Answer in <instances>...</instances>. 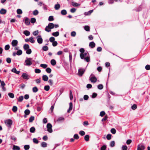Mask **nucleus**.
Returning a JSON list of instances; mask_svg holds the SVG:
<instances>
[{
	"label": "nucleus",
	"instance_id": "f257e3e1",
	"mask_svg": "<svg viewBox=\"0 0 150 150\" xmlns=\"http://www.w3.org/2000/svg\"><path fill=\"white\" fill-rule=\"evenodd\" d=\"M54 27V24L52 23H50L48 26H47L45 28V30L47 32H49L51 31V29H53Z\"/></svg>",
	"mask_w": 150,
	"mask_h": 150
},
{
	"label": "nucleus",
	"instance_id": "f03ea898",
	"mask_svg": "<svg viewBox=\"0 0 150 150\" xmlns=\"http://www.w3.org/2000/svg\"><path fill=\"white\" fill-rule=\"evenodd\" d=\"M32 58H27V59L25 61V65L26 66H30L32 63Z\"/></svg>",
	"mask_w": 150,
	"mask_h": 150
},
{
	"label": "nucleus",
	"instance_id": "7ed1b4c3",
	"mask_svg": "<svg viewBox=\"0 0 150 150\" xmlns=\"http://www.w3.org/2000/svg\"><path fill=\"white\" fill-rule=\"evenodd\" d=\"M89 78L91 82L95 83L96 82L97 79L93 74H91Z\"/></svg>",
	"mask_w": 150,
	"mask_h": 150
},
{
	"label": "nucleus",
	"instance_id": "20e7f679",
	"mask_svg": "<svg viewBox=\"0 0 150 150\" xmlns=\"http://www.w3.org/2000/svg\"><path fill=\"white\" fill-rule=\"evenodd\" d=\"M52 126L51 124L48 123L47 124V131L50 133H52Z\"/></svg>",
	"mask_w": 150,
	"mask_h": 150
},
{
	"label": "nucleus",
	"instance_id": "39448f33",
	"mask_svg": "<svg viewBox=\"0 0 150 150\" xmlns=\"http://www.w3.org/2000/svg\"><path fill=\"white\" fill-rule=\"evenodd\" d=\"M145 147L142 144H140L137 146V150H144Z\"/></svg>",
	"mask_w": 150,
	"mask_h": 150
},
{
	"label": "nucleus",
	"instance_id": "423d86ee",
	"mask_svg": "<svg viewBox=\"0 0 150 150\" xmlns=\"http://www.w3.org/2000/svg\"><path fill=\"white\" fill-rule=\"evenodd\" d=\"M85 71L84 69L80 68L78 70L79 74L80 76H82Z\"/></svg>",
	"mask_w": 150,
	"mask_h": 150
},
{
	"label": "nucleus",
	"instance_id": "0eeeda50",
	"mask_svg": "<svg viewBox=\"0 0 150 150\" xmlns=\"http://www.w3.org/2000/svg\"><path fill=\"white\" fill-rule=\"evenodd\" d=\"M87 52H85L83 53H81L80 54V57L81 59H83L85 57H86L88 54Z\"/></svg>",
	"mask_w": 150,
	"mask_h": 150
},
{
	"label": "nucleus",
	"instance_id": "6e6552de",
	"mask_svg": "<svg viewBox=\"0 0 150 150\" xmlns=\"http://www.w3.org/2000/svg\"><path fill=\"white\" fill-rule=\"evenodd\" d=\"M21 77L24 79L28 80L29 79V76L25 73H23Z\"/></svg>",
	"mask_w": 150,
	"mask_h": 150
},
{
	"label": "nucleus",
	"instance_id": "1a4fd4ad",
	"mask_svg": "<svg viewBox=\"0 0 150 150\" xmlns=\"http://www.w3.org/2000/svg\"><path fill=\"white\" fill-rule=\"evenodd\" d=\"M37 42L39 44H41L43 40L41 36L39 35L37 37Z\"/></svg>",
	"mask_w": 150,
	"mask_h": 150
},
{
	"label": "nucleus",
	"instance_id": "9d476101",
	"mask_svg": "<svg viewBox=\"0 0 150 150\" xmlns=\"http://www.w3.org/2000/svg\"><path fill=\"white\" fill-rule=\"evenodd\" d=\"M5 123L6 125L9 126L12 124V121L10 119L8 120L5 121Z\"/></svg>",
	"mask_w": 150,
	"mask_h": 150
},
{
	"label": "nucleus",
	"instance_id": "9b49d317",
	"mask_svg": "<svg viewBox=\"0 0 150 150\" xmlns=\"http://www.w3.org/2000/svg\"><path fill=\"white\" fill-rule=\"evenodd\" d=\"M18 42L16 40H13L11 43L12 46L13 47H16L17 46Z\"/></svg>",
	"mask_w": 150,
	"mask_h": 150
},
{
	"label": "nucleus",
	"instance_id": "f8f14e48",
	"mask_svg": "<svg viewBox=\"0 0 150 150\" xmlns=\"http://www.w3.org/2000/svg\"><path fill=\"white\" fill-rule=\"evenodd\" d=\"M25 23L27 25H29L30 24V19L26 17L24 18Z\"/></svg>",
	"mask_w": 150,
	"mask_h": 150
},
{
	"label": "nucleus",
	"instance_id": "ddd939ff",
	"mask_svg": "<svg viewBox=\"0 0 150 150\" xmlns=\"http://www.w3.org/2000/svg\"><path fill=\"white\" fill-rule=\"evenodd\" d=\"M11 71L12 72L18 74H19L20 73V71H17L16 69L15 68H13L12 69Z\"/></svg>",
	"mask_w": 150,
	"mask_h": 150
},
{
	"label": "nucleus",
	"instance_id": "4468645a",
	"mask_svg": "<svg viewBox=\"0 0 150 150\" xmlns=\"http://www.w3.org/2000/svg\"><path fill=\"white\" fill-rule=\"evenodd\" d=\"M64 120V118L63 117H59L57 120L58 122H60L63 121Z\"/></svg>",
	"mask_w": 150,
	"mask_h": 150
},
{
	"label": "nucleus",
	"instance_id": "2eb2a0df",
	"mask_svg": "<svg viewBox=\"0 0 150 150\" xmlns=\"http://www.w3.org/2000/svg\"><path fill=\"white\" fill-rule=\"evenodd\" d=\"M30 110L28 109L24 111V113L25 115H24V117H26V115H28L30 114Z\"/></svg>",
	"mask_w": 150,
	"mask_h": 150
},
{
	"label": "nucleus",
	"instance_id": "dca6fc26",
	"mask_svg": "<svg viewBox=\"0 0 150 150\" xmlns=\"http://www.w3.org/2000/svg\"><path fill=\"white\" fill-rule=\"evenodd\" d=\"M71 3L72 5L74 7L78 6H80V5L79 4L77 3L74 1L71 2Z\"/></svg>",
	"mask_w": 150,
	"mask_h": 150
},
{
	"label": "nucleus",
	"instance_id": "f3484780",
	"mask_svg": "<svg viewBox=\"0 0 150 150\" xmlns=\"http://www.w3.org/2000/svg\"><path fill=\"white\" fill-rule=\"evenodd\" d=\"M95 43L93 42H90L89 46L91 48H93L95 46Z\"/></svg>",
	"mask_w": 150,
	"mask_h": 150
},
{
	"label": "nucleus",
	"instance_id": "a211bd4d",
	"mask_svg": "<svg viewBox=\"0 0 150 150\" xmlns=\"http://www.w3.org/2000/svg\"><path fill=\"white\" fill-rule=\"evenodd\" d=\"M69 109L67 110V112L69 113L70 110H71L72 109V103L71 102L69 104Z\"/></svg>",
	"mask_w": 150,
	"mask_h": 150
},
{
	"label": "nucleus",
	"instance_id": "6ab92c4d",
	"mask_svg": "<svg viewBox=\"0 0 150 150\" xmlns=\"http://www.w3.org/2000/svg\"><path fill=\"white\" fill-rule=\"evenodd\" d=\"M6 10L4 8H2L0 11V13L2 14H4L6 13Z\"/></svg>",
	"mask_w": 150,
	"mask_h": 150
},
{
	"label": "nucleus",
	"instance_id": "aec40b11",
	"mask_svg": "<svg viewBox=\"0 0 150 150\" xmlns=\"http://www.w3.org/2000/svg\"><path fill=\"white\" fill-rule=\"evenodd\" d=\"M42 79L44 81H47L48 80V77L46 75H43L42 77Z\"/></svg>",
	"mask_w": 150,
	"mask_h": 150
},
{
	"label": "nucleus",
	"instance_id": "412c9836",
	"mask_svg": "<svg viewBox=\"0 0 150 150\" xmlns=\"http://www.w3.org/2000/svg\"><path fill=\"white\" fill-rule=\"evenodd\" d=\"M13 149L14 150H20V148L19 146L13 145Z\"/></svg>",
	"mask_w": 150,
	"mask_h": 150
},
{
	"label": "nucleus",
	"instance_id": "4be33fe9",
	"mask_svg": "<svg viewBox=\"0 0 150 150\" xmlns=\"http://www.w3.org/2000/svg\"><path fill=\"white\" fill-rule=\"evenodd\" d=\"M47 143L45 142H42L41 144V146L42 147H46L47 146Z\"/></svg>",
	"mask_w": 150,
	"mask_h": 150
},
{
	"label": "nucleus",
	"instance_id": "5701e85b",
	"mask_svg": "<svg viewBox=\"0 0 150 150\" xmlns=\"http://www.w3.org/2000/svg\"><path fill=\"white\" fill-rule=\"evenodd\" d=\"M52 35L55 37H57L59 36V33L57 31L53 33L52 34Z\"/></svg>",
	"mask_w": 150,
	"mask_h": 150
},
{
	"label": "nucleus",
	"instance_id": "b1692460",
	"mask_svg": "<svg viewBox=\"0 0 150 150\" xmlns=\"http://www.w3.org/2000/svg\"><path fill=\"white\" fill-rule=\"evenodd\" d=\"M50 62L52 65L53 66L55 65L56 64V61L54 59L51 60Z\"/></svg>",
	"mask_w": 150,
	"mask_h": 150
},
{
	"label": "nucleus",
	"instance_id": "393cba45",
	"mask_svg": "<svg viewBox=\"0 0 150 150\" xmlns=\"http://www.w3.org/2000/svg\"><path fill=\"white\" fill-rule=\"evenodd\" d=\"M60 6L59 4H57L55 5L54 8L56 10H57L60 8Z\"/></svg>",
	"mask_w": 150,
	"mask_h": 150
},
{
	"label": "nucleus",
	"instance_id": "a878e982",
	"mask_svg": "<svg viewBox=\"0 0 150 150\" xmlns=\"http://www.w3.org/2000/svg\"><path fill=\"white\" fill-rule=\"evenodd\" d=\"M29 46L28 45L25 44L23 46V48L25 50H27L29 49Z\"/></svg>",
	"mask_w": 150,
	"mask_h": 150
},
{
	"label": "nucleus",
	"instance_id": "bb28decb",
	"mask_svg": "<svg viewBox=\"0 0 150 150\" xmlns=\"http://www.w3.org/2000/svg\"><path fill=\"white\" fill-rule=\"evenodd\" d=\"M23 33L26 36H29L30 34V32L28 30H25L24 31Z\"/></svg>",
	"mask_w": 150,
	"mask_h": 150
},
{
	"label": "nucleus",
	"instance_id": "cd10ccee",
	"mask_svg": "<svg viewBox=\"0 0 150 150\" xmlns=\"http://www.w3.org/2000/svg\"><path fill=\"white\" fill-rule=\"evenodd\" d=\"M35 129L34 127H31L30 129V131L31 133H34L35 131Z\"/></svg>",
	"mask_w": 150,
	"mask_h": 150
},
{
	"label": "nucleus",
	"instance_id": "c85d7f7f",
	"mask_svg": "<svg viewBox=\"0 0 150 150\" xmlns=\"http://www.w3.org/2000/svg\"><path fill=\"white\" fill-rule=\"evenodd\" d=\"M87 62H89L90 60V59L89 56H87L83 59Z\"/></svg>",
	"mask_w": 150,
	"mask_h": 150
},
{
	"label": "nucleus",
	"instance_id": "c756f323",
	"mask_svg": "<svg viewBox=\"0 0 150 150\" xmlns=\"http://www.w3.org/2000/svg\"><path fill=\"white\" fill-rule=\"evenodd\" d=\"M35 117L33 116H31L29 119V121L30 122H32L34 120Z\"/></svg>",
	"mask_w": 150,
	"mask_h": 150
},
{
	"label": "nucleus",
	"instance_id": "7c9ffc66",
	"mask_svg": "<svg viewBox=\"0 0 150 150\" xmlns=\"http://www.w3.org/2000/svg\"><path fill=\"white\" fill-rule=\"evenodd\" d=\"M22 51L21 50H18L17 51V52L16 53V54L18 55H21L22 54Z\"/></svg>",
	"mask_w": 150,
	"mask_h": 150
},
{
	"label": "nucleus",
	"instance_id": "2f4dec72",
	"mask_svg": "<svg viewBox=\"0 0 150 150\" xmlns=\"http://www.w3.org/2000/svg\"><path fill=\"white\" fill-rule=\"evenodd\" d=\"M8 96H9L11 98H14V94L11 93H8Z\"/></svg>",
	"mask_w": 150,
	"mask_h": 150
},
{
	"label": "nucleus",
	"instance_id": "473e14b6",
	"mask_svg": "<svg viewBox=\"0 0 150 150\" xmlns=\"http://www.w3.org/2000/svg\"><path fill=\"white\" fill-rule=\"evenodd\" d=\"M38 91V89L35 86L33 88V92L36 93V92H37Z\"/></svg>",
	"mask_w": 150,
	"mask_h": 150
},
{
	"label": "nucleus",
	"instance_id": "72a5a7b5",
	"mask_svg": "<svg viewBox=\"0 0 150 150\" xmlns=\"http://www.w3.org/2000/svg\"><path fill=\"white\" fill-rule=\"evenodd\" d=\"M127 147L125 145H122V150H127Z\"/></svg>",
	"mask_w": 150,
	"mask_h": 150
},
{
	"label": "nucleus",
	"instance_id": "f704fd0d",
	"mask_svg": "<svg viewBox=\"0 0 150 150\" xmlns=\"http://www.w3.org/2000/svg\"><path fill=\"white\" fill-rule=\"evenodd\" d=\"M89 136L88 135H86L84 137V139L85 141H88L89 140Z\"/></svg>",
	"mask_w": 150,
	"mask_h": 150
},
{
	"label": "nucleus",
	"instance_id": "c9c22d12",
	"mask_svg": "<svg viewBox=\"0 0 150 150\" xmlns=\"http://www.w3.org/2000/svg\"><path fill=\"white\" fill-rule=\"evenodd\" d=\"M39 13L38 11L37 10H36L33 11V15L36 16Z\"/></svg>",
	"mask_w": 150,
	"mask_h": 150
},
{
	"label": "nucleus",
	"instance_id": "e433bc0d",
	"mask_svg": "<svg viewBox=\"0 0 150 150\" xmlns=\"http://www.w3.org/2000/svg\"><path fill=\"white\" fill-rule=\"evenodd\" d=\"M17 108L16 106H13L12 109V111L14 112H16L17 110Z\"/></svg>",
	"mask_w": 150,
	"mask_h": 150
},
{
	"label": "nucleus",
	"instance_id": "4c0bfd02",
	"mask_svg": "<svg viewBox=\"0 0 150 150\" xmlns=\"http://www.w3.org/2000/svg\"><path fill=\"white\" fill-rule=\"evenodd\" d=\"M84 29L87 31H89L90 30V27L88 25H86L84 27Z\"/></svg>",
	"mask_w": 150,
	"mask_h": 150
},
{
	"label": "nucleus",
	"instance_id": "58836bf2",
	"mask_svg": "<svg viewBox=\"0 0 150 150\" xmlns=\"http://www.w3.org/2000/svg\"><path fill=\"white\" fill-rule=\"evenodd\" d=\"M51 69L49 68L48 67L46 68V71L48 73H50L51 72Z\"/></svg>",
	"mask_w": 150,
	"mask_h": 150
},
{
	"label": "nucleus",
	"instance_id": "ea45409f",
	"mask_svg": "<svg viewBox=\"0 0 150 150\" xmlns=\"http://www.w3.org/2000/svg\"><path fill=\"white\" fill-rule=\"evenodd\" d=\"M23 99V96H20L18 99V100L19 102H21Z\"/></svg>",
	"mask_w": 150,
	"mask_h": 150
},
{
	"label": "nucleus",
	"instance_id": "a19ab883",
	"mask_svg": "<svg viewBox=\"0 0 150 150\" xmlns=\"http://www.w3.org/2000/svg\"><path fill=\"white\" fill-rule=\"evenodd\" d=\"M61 13L63 15H65L67 13V12L65 10H62L61 11Z\"/></svg>",
	"mask_w": 150,
	"mask_h": 150
},
{
	"label": "nucleus",
	"instance_id": "79ce46f5",
	"mask_svg": "<svg viewBox=\"0 0 150 150\" xmlns=\"http://www.w3.org/2000/svg\"><path fill=\"white\" fill-rule=\"evenodd\" d=\"M115 145V142L114 141H112L110 143V146L111 147H114Z\"/></svg>",
	"mask_w": 150,
	"mask_h": 150
},
{
	"label": "nucleus",
	"instance_id": "37998d69",
	"mask_svg": "<svg viewBox=\"0 0 150 150\" xmlns=\"http://www.w3.org/2000/svg\"><path fill=\"white\" fill-rule=\"evenodd\" d=\"M40 67H42L44 69H45L47 67V65L45 64H41L40 65Z\"/></svg>",
	"mask_w": 150,
	"mask_h": 150
},
{
	"label": "nucleus",
	"instance_id": "c03bdc74",
	"mask_svg": "<svg viewBox=\"0 0 150 150\" xmlns=\"http://www.w3.org/2000/svg\"><path fill=\"white\" fill-rule=\"evenodd\" d=\"M24 148L25 150H28L29 149L30 146L28 145H25L24 146Z\"/></svg>",
	"mask_w": 150,
	"mask_h": 150
},
{
	"label": "nucleus",
	"instance_id": "a18cd8bd",
	"mask_svg": "<svg viewBox=\"0 0 150 150\" xmlns=\"http://www.w3.org/2000/svg\"><path fill=\"white\" fill-rule=\"evenodd\" d=\"M50 88V87L49 86L47 85L45 86L44 87V89L46 91H48L49 90Z\"/></svg>",
	"mask_w": 150,
	"mask_h": 150
},
{
	"label": "nucleus",
	"instance_id": "49530a36",
	"mask_svg": "<svg viewBox=\"0 0 150 150\" xmlns=\"http://www.w3.org/2000/svg\"><path fill=\"white\" fill-rule=\"evenodd\" d=\"M17 13L18 14H21L22 13V11L21 9H18L17 10Z\"/></svg>",
	"mask_w": 150,
	"mask_h": 150
},
{
	"label": "nucleus",
	"instance_id": "de8ad7c7",
	"mask_svg": "<svg viewBox=\"0 0 150 150\" xmlns=\"http://www.w3.org/2000/svg\"><path fill=\"white\" fill-rule=\"evenodd\" d=\"M36 20L35 18H33L31 19L30 22L31 23H34L36 22Z\"/></svg>",
	"mask_w": 150,
	"mask_h": 150
},
{
	"label": "nucleus",
	"instance_id": "09e8293b",
	"mask_svg": "<svg viewBox=\"0 0 150 150\" xmlns=\"http://www.w3.org/2000/svg\"><path fill=\"white\" fill-rule=\"evenodd\" d=\"M26 53L28 54H30L31 53L32 51L30 49H28L26 50Z\"/></svg>",
	"mask_w": 150,
	"mask_h": 150
},
{
	"label": "nucleus",
	"instance_id": "8fccbe9b",
	"mask_svg": "<svg viewBox=\"0 0 150 150\" xmlns=\"http://www.w3.org/2000/svg\"><path fill=\"white\" fill-rule=\"evenodd\" d=\"M29 41L32 43H34L35 41L33 40V37H30L29 38Z\"/></svg>",
	"mask_w": 150,
	"mask_h": 150
},
{
	"label": "nucleus",
	"instance_id": "3c124183",
	"mask_svg": "<svg viewBox=\"0 0 150 150\" xmlns=\"http://www.w3.org/2000/svg\"><path fill=\"white\" fill-rule=\"evenodd\" d=\"M111 132L113 134H115L116 133V131L115 129L112 128L110 130Z\"/></svg>",
	"mask_w": 150,
	"mask_h": 150
},
{
	"label": "nucleus",
	"instance_id": "603ef678",
	"mask_svg": "<svg viewBox=\"0 0 150 150\" xmlns=\"http://www.w3.org/2000/svg\"><path fill=\"white\" fill-rule=\"evenodd\" d=\"M93 12V10H91L88 11V12H85V14L86 15H90Z\"/></svg>",
	"mask_w": 150,
	"mask_h": 150
},
{
	"label": "nucleus",
	"instance_id": "864d4df0",
	"mask_svg": "<svg viewBox=\"0 0 150 150\" xmlns=\"http://www.w3.org/2000/svg\"><path fill=\"white\" fill-rule=\"evenodd\" d=\"M42 49L45 51H46L48 50V48L47 46H44L43 47Z\"/></svg>",
	"mask_w": 150,
	"mask_h": 150
},
{
	"label": "nucleus",
	"instance_id": "5fc2aeb1",
	"mask_svg": "<svg viewBox=\"0 0 150 150\" xmlns=\"http://www.w3.org/2000/svg\"><path fill=\"white\" fill-rule=\"evenodd\" d=\"M98 89L101 90L103 88V86L101 84H100L98 86Z\"/></svg>",
	"mask_w": 150,
	"mask_h": 150
},
{
	"label": "nucleus",
	"instance_id": "6e6d98bb",
	"mask_svg": "<svg viewBox=\"0 0 150 150\" xmlns=\"http://www.w3.org/2000/svg\"><path fill=\"white\" fill-rule=\"evenodd\" d=\"M50 41L51 42H52L54 41L55 38L54 37H51L50 38Z\"/></svg>",
	"mask_w": 150,
	"mask_h": 150
},
{
	"label": "nucleus",
	"instance_id": "4d7b16f0",
	"mask_svg": "<svg viewBox=\"0 0 150 150\" xmlns=\"http://www.w3.org/2000/svg\"><path fill=\"white\" fill-rule=\"evenodd\" d=\"M10 48V46L9 45H7L5 46L4 49L6 50H7L9 49Z\"/></svg>",
	"mask_w": 150,
	"mask_h": 150
},
{
	"label": "nucleus",
	"instance_id": "13d9d810",
	"mask_svg": "<svg viewBox=\"0 0 150 150\" xmlns=\"http://www.w3.org/2000/svg\"><path fill=\"white\" fill-rule=\"evenodd\" d=\"M39 33V32L38 30L35 31L33 32V34L34 36H36L38 35Z\"/></svg>",
	"mask_w": 150,
	"mask_h": 150
},
{
	"label": "nucleus",
	"instance_id": "bf43d9fd",
	"mask_svg": "<svg viewBox=\"0 0 150 150\" xmlns=\"http://www.w3.org/2000/svg\"><path fill=\"white\" fill-rule=\"evenodd\" d=\"M33 141L34 143L35 144H38L39 142L38 140L36 138H33Z\"/></svg>",
	"mask_w": 150,
	"mask_h": 150
},
{
	"label": "nucleus",
	"instance_id": "052dcab7",
	"mask_svg": "<svg viewBox=\"0 0 150 150\" xmlns=\"http://www.w3.org/2000/svg\"><path fill=\"white\" fill-rule=\"evenodd\" d=\"M111 135L110 134H108L106 136L107 139L109 140L111 139Z\"/></svg>",
	"mask_w": 150,
	"mask_h": 150
},
{
	"label": "nucleus",
	"instance_id": "680f3d73",
	"mask_svg": "<svg viewBox=\"0 0 150 150\" xmlns=\"http://www.w3.org/2000/svg\"><path fill=\"white\" fill-rule=\"evenodd\" d=\"M54 20L53 16H50L48 18V21H51Z\"/></svg>",
	"mask_w": 150,
	"mask_h": 150
},
{
	"label": "nucleus",
	"instance_id": "e2e57ef3",
	"mask_svg": "<svg viewBox=\"0 0 150 150\" xmlns=\"http://www.w3.org/2000/svg\"><path fill=\"white\" fill-rule=\"evenodd\" d=\"M105 114V112L104 111H101L100 113V115L101 117H103Z\"/></svg>",
	"mask_w": 150,
	"mask_h": 150
},
{
	"label": "nucleus",
	"instance_id": "0e129e2a",
	"mask_svg": "<svg viewBox=\"0 0 150 150\" xmlns=\"http://www.w3.org/2000/svg\"><path fill=\"white\" fill-rule=\"evenodd\" d=\"M35 72L36 73H40L41 72V70L40 69H35Z\"/></svg>",
	"mask_w": 150,
	"mask_h": 150
},
{
	"label": "nucleus",
	"instance_id": "69168bd1",
	"mask_svg": "<svg viewBox=\"0 0 150 150\" xmlns=\"http://www.w3.org/2000/svg\"><path fill=\"white\" fill-rule=\"evenodd\" d=\"M79 133L81 136H83L85 134V132L83 131H80Z\"/></svg>",
	"mask_w": 150,
	"mask_h": 150
},
{
	"label": "nucleus",
	"instance_id": "338daca9",
	"mask_svg": "<svg viewBox=\"0 0 150 150\" xmlns=\"http://www.w3.org/2000/svg\"><path fill=\"white\" fill-rule=\"evenodd\" d=\"M71 35L72 37H74L76 35V33L75 31H72L71 33Z\"/></svg>",
	"mask_w": 150,
	"mask_h": 150
},
{
	"label": "nucleus",
	"instance_id": "774afa93",
	"mask_svg": "<svg viewBox=\"0 0 150 150\" xmlns=\"http://www.w3.org/2000/svg\"><path fill=\"white\" fill-rule=\"evenodd\" d=\"M106 148V146L105 145L103 146L100 148L101 150H105Z\"/></svg>",
	"mask_w": 150,
	"mask_h": 150
}]
</instances>
